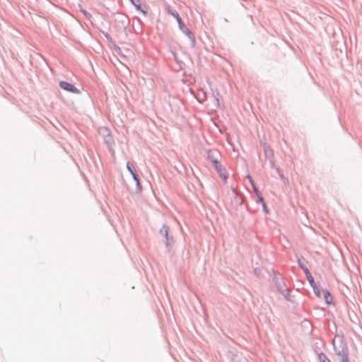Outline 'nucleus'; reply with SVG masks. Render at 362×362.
<instances>
[{"instance_id":"nucleus-1","label":"nucleus","mask_w":362,"mask_h":362,"mask_svg":"<svg viewBox=\"0 0 362 362\" xmlns=\"http://www.w3.org/2000/svg\"><path fill=\"white\" fill-rule=\"evenodd\" d=\"M59 86L61 88L70 93L76 94H78L80 93L79 90L77 89L74 85L66 81H60Z\"/></svg>"},{"instance_id":"nucleus-2","label":"nucleus","mask_w":362,"mask_h":362,"mask_svg":"<svg viewBox=\"0 0 362 362\" xmlns=\"http://www.w3.org/2000/svg\"><path fill=\"white\" fill-rule=\"evenodd\" d=\"M212 163L216 171L218 173L219 176L223 179L224 182H226L228 177L224 173V169L222 168L221 165L216 160H214Z\"/></svg>"},{"instance_id":"nucleus-11","label":"nucleus","mask_w":362,"mask_h":362,"mask_svg":"<svg viewBox=\"0 0 362 362\" xmlns=\"http://www.w3.org/2000/svg\"><path fill=\"white\" fill-rule=\"evenodd\" d=\"M341 362H349L347 357H343L341 359Z\"/></svg>"},{"instance_id":"nucleus-9","label":"nucleus","mask_w":362,"mask_h":362,"mask_svg":"<svg viewBox=\"0 0 362 362\" xmlns=\"http://www.w3.org/2000/svg\"><path fill=\"white\" fill-rule=\"evenodd\" d=\"M307 278H308L309 283L310 284V285L312 286H313V285H315L314 279L310 274H308V275H307Z\"/></svg>"},{"instance_id":"nucleus-13","label":"nucleus","mask_w":362,"mask_h":362,"mask_svg":"<svg viewBox=\"0 0 362 362\" xmlns=\"http://www.w3.org/2000/svg\"><path fill=\"white\" fill-rule=\"evenodd\" d=\"M250 182L252 183V185H253V182H252V180L250 177Z\"/></svg>"},{"instance_id":"nucleus-12","label":"nucleus","mask_w":362,"mask_h":362,"mask_svg":"<svg viewBox=\"0 0 362 362\" xmlns=\"http://www.w3.org/2000/svg\"><path fill=\"white\" fill-rule=\"evenodd\" d=\"M305 274H306V276H307V275H308V274H310V273L307 269L306 272H305Z\"/></svg>"},{"instance_id":"nucleus-10","label":"nucleus","mask_w":362,"mask_h":362,"mask_svg":"<svg viewBox=\"0 0 362 362\" xmlns=\"http://www.w3.org/2000/svg\"><path fill=\"white\" fill-rule=\"evenodd\" d=\"M81 12L84 14V16L88 18H90L91 17V15L87 12L86 11L83 10V9H81Z\"/></svg>"},{"instance_id":"nucleus-4","label":"nucleus","mask_w":362,"mask_h":362,"mask_svg":"<svg viewBox=\"0 0 362 362\" xmlns=\"http://www.w3.org/2000/svg\"><path fill=\"white\" fill-rule=\"evenodd\" d=\"M170 13L177 20L180 29L183 30L185 25L180 17L179 14L176 11H170Z\"/></svg>"},{"instance_id":"nucleus-5","label":"nucleus","mask_w":362,"mask_h":362,"mask_svg":"<svg viewBox=\"0 0 362 362\" xmlns=\"http://www.w3.org/2000/svg\"><path fill=\"white\" fill-rule=\"evenodd\" d=\"M324 298L327 304H331L332 303V298L327 290H324L323 291Z\"/></svg>"},{"instance_id":"nucleus-3","label":"nucleus","mask_w":362,"mask_h":362,"mask_svg":"<svg viewBox=\"0 0 362 362\" xmlns=\"http://www.w3.org/2000/svg\"><path fill=\"white\" fill-rule=\"evenodd\" d=\"M127 168L128 170L130 172V173L132 174L134 180H135V182L136 183L137 187L141 189V184H140L139 178L137 174L136 173L135 170H134L132 164H131L129 162H128L127 163Z\"/></svg>"},{"instance_id":"nucleus-8","label":"nucleus","mask_w":362,"mask_h":362,"mask_svg":"<svg viewBox=\"0 0 362 362\" xmlns=\"http://www.w3.org/2000/svg\"><path fill=\"white\" fill-rule=\"evenodd\" d=\"M181 30L184 33H185L188 37H192V34L191 31H189V29H187L185 25V28L183 30Z\"/></svg>"},{"instance_id":"nucleus-7","label":"nucleus","mask_w":362,"mask_h":362,"mask_svg":"<svg viewBox=\"0 0 362 362\" xmlns=\"http://www.w3.org/2000/svg\"><path fill=\"white\" fill-rule=\"evenodd\" d=\"M313 291H314V293L317 296V297H320V289L317 287L316 285H313Z\"/></svg>"},{"instance_id":"nucleus-6","label":"nucleus","mask_w":362,"mask_h":362,"mask_svg":"<svg viewBox=\"0 0 362 362\" xmlns=\"http://www.w3.org/2000/svg\"><path fill=\"white\" fill-rule=\"evenodd\" d=\"M319 358L320 362H330V361L328 358H327L326 356L324 354H320Z\"/></svg>"}]
</instances>
